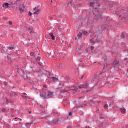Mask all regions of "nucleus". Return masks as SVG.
Wrapping results in <instances>:
<instances>
[{
	"instance_id": "obj_1",
	"label": "nucleus",
	"mask_w": 128,
	"mask_h": 128,
	"mask_svg": "<svg viewBox=\"0 0 128 128\" xmlns=\"http://www.w3.org/2000/svg\"><path fill=\"white\" fill-rule=\"evenodd\" d=\"M18 72L21 76H22V78H24V80H26V78H28V76L26 75L28 74H30V72H25L24 70L20 68H18Z\"/></svg>"
},
{
	"instance_id": "obj_2",
	"label": "nucleus",
	"mask_w": 128,
	"mask_h": 128,
	"mask_svg": "<svg viewBox=\"0 0 128 128\" xmlns=\"http://www.w3.org/2000/svg\"><path fill=\"white\" fill-rule=\"evenodd\" d=\"M49 74V78L50 80H58V79L56 78H54V77H52V76H50V72L42 70L41 72H40V74Z\"/></svg>"
},
{
	"instance_id": "obj_3",
	"label": "nucleus",
	"mask_w": 128,
	"mask_h": 128,
	"mask_svg": "<svg viewBox=\"0 0 128 128\" xmlns=\"http://www.w3.org/2000/svg\"><path fill=\"white\" fill-rule=\"evenodd\" d=\"M40 96L43 98H52L54 96V94L52 92H50V91L48 92L47 96H45V94H40Z\"/></svg>"
},
{
	"instance_id": "obj_4",
	"label": "nucleus",
	"mask_w": 128,
	"mask_h": 128,
	"mask_svg": "<svg viewBox=\"0 0 128 128\" xmlns=\"http://www.w3.org/2000/svg\"><path fill=\"white\" fill-rule=\"evenodd\" d=\"M102 12L100 11H96L95 18L98 20L100 18H102Z\"/></svg>"
},
{
	"instance_id": "obj_5",
	"label": "nucleus",
	"mask_w": 128,
	"mask_h": 128,
	"mask_svg": "<svg viewBox=\"0 0 128 128\" xmlns=\"http://www.w3.org/2000/svg\"><path fill=\"white\" fill-rule=\"evenodd\" d=\"M88 88V82H84L78 85V88Z\"/></svg>"
},
{
	"instance_id": "obj_6",
	"label": "nucleus",
	"mask_w": 128,
	"mask_h": 128,
	"mask_svg": "<svg viewBox=\"0 0 128 128\" xmlns=\"http://www.w3.org/2000/svg\"><path fill=\"white\" fill-rule=\"evenodd\" d=\"M95 102H97L98 103H100V102L97 101H90L89 102H86V104H84V106H90L95 104Z\"/></svg>"
},
{
	"instance_id": "obj_7",
	"label": "nucleus",
	"mask_w": 128,
	"mask_h": 128,
	"mask_svg": "<svg viewBox=\"0 0 128 128\" xmlns=\"http://www.w3.org/2000/svg\"><path fill=\"white\" fill-rule=\"evenodd\" d=\"M120 61L117 60H115L114 62L112 63V66H113L114 68H118L120 66Z\"/></svg>"
},
{
	"instance_id": "obj_8",
	"label": "nucleus",
	"mask_w": 128,
	"mask_h": 128,
	"mask_svg": "<svg viewBox=\"0 0 128 128\" xmlns=\"http://www.w3.org/2000/svg\"><path fill=\"white\" fill-rule=\"evenodd\" d=\"M80 102H78V100H76V101H74V104L76 105L75 107H80Z\"/></svg>"
},
{
	"instance_id": "obj_9",
	"label": "nucleus",
	"mask_w": 128,
	"mask_h": 128,
	"mask_svg": "<svg viewBox=\"0 0 128 128\" xmlns=\"http://www.w3.org/2000/svg\"><path fill=\"white\" fill-rule=\"evenodd\" d=\"M106 30V26H102L98 28V30L100 32H104Z\"/></svg>"
},
{
	"instance_id": "obj_10",
	"label": "nucleus",
	"mask_w": 128,
	"mask_h": 128,
	"mask_svg": "<svg viewBox=\"0 0 128 128\" xmlns=\"http://www.w3.org/2000/svg\"><path fill=\"white\" fill-rule=\"evenodd\" d=\"M10 6V4H8V3H4L2 4V8H8V6Z\"/></svg>"
},
{
	"instance_id": "obj_11",
	"label": "nucleus",
	"mask_w": 128,
	"mask_h": 128,
	"mask_svg": "<svg viewBox=\"0 0 128 128\" xmlns=\"http://www.w3.org/2000/svg\"><path fill=\"white\" fill-rule=\"evenodd\" d=\"M120 112H121V114H126V108H120Z\"/></svg>"
},
{
	"instance_id": "obj_12",
	"label": "nucleus",
	"mask_w": 128,
	"mask_h": 128,
	"mask_svg": "<svg viewBox=\"0 0 128 128\" xmlns=\"http://www.w3.org/2000/svg\"><path fill=\"white\" fill-rule=\"evenodd\" d=\"M40 9L36 8V10L34 12V14H40Z\"/></svg>"
},
{
	"instance_id": "obj_13",
	"label": "nucleus",
	"mask_w": 128,
	"mask_h": 128,
	"mask_svg": "<svg viewBox=\"0 0 128 128\" xmlns=\"http://www.w3.org/2000/svg\"><path fill=\"white\" fill-rule=\"evenodd\" d=\"M82 36V32H80L77 35L78 38H80Z\"/></svg>"
},
{
	"instance_id": "obj_14",
	"label": "nucleus",
	"mask_w": 128,
	"mask_h": 128,
	"mask_svg": "<svg viewBox=\"0 0 128 128\" xmlns=\"http://www.w3.org/2000/svg\"><path fill=\"white\" fill-rule=\"evenodd\" d=\"M10 96H12V98H15L16 96V94L15 92H12V93H10Z\"/></svg>"
},
{
	"instance_id": "obj_15",
	"label": "nucleus",
	"mask_w": 128,
	"mask_h": 128,
	"mask_svg": "<svg viewBox=\"0 0 128 128\" xmlns=\"http://www.w3.org/2000/svg\"><path fill=\"white\" fill-rule=\"evenodd\" d=\"M8 50H14L16 46H10L8 47Z\"/></svg>"
},
{
	"instance_id": "obj_16",
	"label": "nucleus",
	"mask_w": 128,
	"mask_h": 128,
	"mask_svg": "<svg viewBox=\"0 0 128 128\" xmlns=\"http://www.w3.org/2000/svg\"><path fill=\"white\" fill-rule=\"evenodd\" d=\"M64 80H72V78H70L68 76H66L64 78Z\"/></svg>"
},
{
	"instance_id": "obj_17",
	"label": "nucleus",
	"mask_w": 128,
	"mask_h": 128,
	"mask_svg": "<svg viewBox=\"0 0 128 128\" xmlns=\"http://www.w3.org/2000/svg\"><path fill=\"white\" fill-rule=\"evenodd\" d=\"M85 21L88 22V24H90V19L88 18H85Z\"/></svg>"
},
{
	"instance_id": "obj_18",
	"label": "nucleus",
	"mask_w": 128,
	"mask_h": 128,
	"mask_svg": "<svg viewBox=\"0 0 128 128\" xmlns=\"http://www.w3.org/2000/svg\"><path fill=\"white\" fill-rule=\"evenodd\" d=\"M8 110H9V109H4V108H3L2 110V112L6 113V112H8Z\"/></svg>"
},
{
	"instance_id": "obj_19",
	"label": "nucleus",
	"mask_w": 128,
	"mask_h": 128,
	"mask_svg": "<svg viewBox=\"0 0 128 128\" xmlns=\"http://www.w3.org/2000/svg\"><path fill=\"white\" fill-rule=\"evenodd\" d=\"M36 62H40V56H38L36 58Z\"/></svg>"
},
{
	"instance_id": "obj_20",
	"label": "nucleus",
	"mask_w": 128,
	"mask_h": 128,
	"mask_svg": "<svg viewBox=\"0 0 128 128\" xmlns=\"http://www.w3.org/2000/svg\"><path fill=\"white\" fill-rule=\"evenodd\" d=\"M22 94H24L21 95V96H22V98H28L27 96H26V93H22Z\"/></svg>"
},
{
	"instance_id": "obj_21",
	"label": "nucleus",
	"mask_w": 128,
	"mask_h": 128,
	"mask_svg": "<svg viewBox=\"0 0 128 128\" xmlns=\"http://www.w3.org/2000/svg\"><path fill=\"white\" fill-rule=\"evenodd\" d=\"M68 92V90H60V93H62V94L65 93V92Z\"/></svg>"
},
{
	"instance_id": "obj_22",
	"label": "nucleus",
	"mask_w": 128,
	"mask_h": 128,
	"mask_svg": "<svg viewBox=\"0 0 128 128\" xmlns=\"http://www.w3.org/2000/svg\"><path fill=\"white\" fill-rule=\"evenodd\" d=\"M96 2H98L96 1V2H94L90 3V6H94V4H96Z\"/></svg>"
},
{
	"instance_id": "obj_23",
	"label": "nucleus",
	"mask_w": 128,
	"mask_h": 128,
	"mask_svg": "<svg viewBox=\"0 0 128 128\" xmlns=\"http://www.w3.org/2000/svg\"><path fill=\"white\" fill-rule=\"evenodd\" d=\"M83 34H84V35L88 34V32L86 31V30H84V32H83Z\"/></svg>"
},
{
	"instance_id": "obj_24",
	"label": "nucleus",
	"mask_w": 128,
	"mask_h": 128,
	"mask_svg": "<svg viewBox=\"0 0 128 128\" xmlns=\"http://www.w3.org/2000/svg\"><path fill=\"white\" fill-rule=\"evenodd\" d=\"M19 10H20L21 14H22V12H24V10H22V8H19Z\"/></svg>"
},
{
	"instance_id": "obj_25",
	"label": "nucleus",
	"mask_w": 128,
	"mask_h": 128,
	"mask_svg": "<svg viewBox=\"0 0 128 128\" xmlns=\"http://www.w3.org/2000/svg\"><path fill=\"white\" fill-rule=\"evenodd\" d=\"M30 55L32 56H34V52H31L30 53Z\"/></svg>"
},
{
	"instance_id": "obj_26",
	"label": "nucleus",
	"mask_w": 128,
	"mask_h": 128,
	"mask_svg": "<svg viewBox=\"0 0 128 128\" xmlns=\"http://www.w3.org/2000/svg\"><path fill=\"white\" fill-rule=\"evenodd\" d=\"M106 66H108V64L104 63V68H106Z\"/></svg>"
},
{
	"instance_id": "obj_27",
	"label": "nucleus",
	"mask_w": 128,
	"mask_h": 128,
	"mask_svg": "<svg viewBox=\"0 0 128 128\" xmlns=\"http://www.w3.org/2000/svg\"><path fill=\"white\" fill-rule=\"evenodd\" d=\"M66 104H68V102H64V106H66Z\"/></svg>"
},
{
	"instance_id": "obj_28",
	"label": "nucleus",
	"mask_w": 128,
	"mask_h": 128,
	"mask_svg": "<svg viewBox=\"0 0 128 128\" xmlns=\"http://www.w3.org/2000/svg\"><path fill=\"white\" fill-rule=\"evenodd\" d=\"M104 70H102V72H100L99 74V76H100L101 74H104Z\"/></svg>"
},
{
	"instance_id": "obj_29",
	"label": "nucleus",
	"mask_w": 128,
	"mask_h": 128,
	"mask_svg": "<svg viewBox=\"0 0 128 128\" xmlns=\"http://www.w3.org/2000/svg\"><path fill=\"white\" fill-rule=\"evenodd\" d=\"M121 38H124V34H122V35H121Z\"/></svg>"
},
{
	"instance_id": "obj_30",
	"label": "nucleus",
	"mask_w": 128,
	"mask_h": 128,
	"mask_svg": "<svg viewBox=\"0 0 128 128\" xmlns=\"http://www.w3.org/2000/svg\"><path fill=\"white\" fill-rule=\"evenodd\" d=\"M72 4V0H70V2H68V4L70 6V4Z\"/></svg>"
},
{
	"instance_id": "obj_31",
	"label": "nucleus",
	"mask_w": 128,
	"mask_h": 128,
	"mask_svg": "<svg viewBox=\"0 0 128 128\" xmlns=\"http://www.w3.org/2000/svg\"><path fill=\"white\" fill-rule=\"evenodd\" d=\"M32 14V12H28V16H30Z\"/></svg>"
},
{
	"instance_id": "obj_32",
	"label": "nucleus",
	"mask_w": 128,
	"mask_h": 128,
	"mask_svg": "<svg viewBox=\"0 0 128 128\" xmlns=\"http://www.w3.org/2000/svg\"><path fill=\"white\" fill-rule=\"evenodd\" d=\"M49 36H51V38H52V36H54V34L52 32V33H50V34H49Z\"/></svg>"
},
{
	"instance_id": "obj_33",
	"label": "nucleus",
	"mask_w": 128,
	"mask_h": 128,
	"mask_svg": "<svg viewBox=\"0 0 128 128\" xmlns=\"http://www.w3.org/2000/svg\"><path fill=\"white\" fill-rule=\"evenodd\" d=\"M94 48L93 46H92L90 47V50H94Z\"/></svg>"
},
{
	"instance_id": "obj_34",
	"label": "nucleus",
	"mask_w": 128,
	"mask_h": 128,
	"mask_svg": "<svg viewBox=\"0 0 128 128\" xmlns=\"http://www.w3.org/2000/svg\"><path fill=\"white\" fill-rule=\"evenodd\" d=\"M72 116V114L71 113V112H70L69 114H68V116Z\"/></svg>"
},
{
	"instance_id": "obj_35",
	"label": "nucleus",
	"mask_w": 128,
	"mask_h": 128,
	"mask_svg": "<svg viewBox=\"0 0 128 128\" xmlns=\"http://www.w3.org/2000/svg\"><path fill=\"white\" fill-rule=\"evenodd\" d=\"M8 24H9L12 25V21H10V22H8Z\"/></svg>"
},
{
	"instance_id": "obj_36",
	"label": "nucleus",
	"mask_w": 128,
	"mask_h": 128,
	"mask_svg": "<svg viewBox=\"0 0 128 128\" xmlns=\"http://www.w3.org/2000/svg\"><path fill=\"white\" fill-rule=\"evenodd\" d=\"M104 108H107V104H104Z\"/></svg>"
},
{
	"instance_id": "obj_37",
	"label": "nucleus",
	"mask_w": 128,
	"mask_h": 128,
	"mask_svg": "<svg viewBox=\"0 0 128 128\" xmlns=\"http://www.w3.org/2000/svg\"><path fill=\"white\" fill-rule=\"evenodd\" d=\"M89 92H90V90H86V93Z\"/></svg>"
},
{
	"instance_id": "obj_38",
	"label": "nucleus",
	"mask_w": 128,
	"mask_h": 128,
	"mask_svg": "<svg viewBox=\"0 0 128 128\" xmlns=\"http://www.w3.org/2000/svg\"><path fill=\"white\" fill-rule=\"evenodd\" d=\"M60 66H61L60 64H57L58 68H60Z\"/></svg>"
},
{
	"instance_id": "obj_39",
	"label": "nucleus",
	"mask_w": 128,
	"mask_h": 128,
	"mask_svg": "<svg viewBox=\"0 0 128 128\" xmlns=\"http://www.w3.org/2000/svg\"><path fill=\"white\" fill-rule=\"evenodd\" d=\"M96 76H97L96 75H94L93 80H96Z\"/></svg>"
},
{
	"instance_id": "obj_40",
	"label": "nucleus",
	"mask_w": 128,
	"mask_h": 128,
	"mask_svg": "<svg viewBox=\"0 0 128 128\" xmlns=\"http://www.w3.org/2000/svg\"><path fill=\"white\" fill-rule=\"evenodd\" d=\"M52 39L53 40H54V36H52Z\"/></svg>"
},
{
	"instance_id": "obj_41",
	"label": "nucleus",
	"mask_w": 128,
	"mask_h": 128,
	"mask_svg": "<svg viewBox=\"0 0 128 128\" xmlns=\"http://www.w3.org/2000/svg\"><path fill=\"white\" fill-rule=\"evenodd\" d=\"M42 87L44 88H46V86L45 85H42Z\"/></svg>"
},
{
	"instance_id": "obj_42",
	"label": "nucleus",
	"mask_w": 128,
	"mask_h": 128,
	"mask_svg": "<svg viewBox=\"0 0 128 128\" xmlns=\"http://www.w3.org/2000/svg\"><path fill=\"white\" fill-rule=\"evenodd\" d=\"M36 10V7H35L34 8H33V10Z\"/></svg>"
},
{
	"instance_id": "obj_43",
	"label": "nucleus",
	"mask_w": 128,
	"mask_h": 128,
	"mask_svg": "<svg viewBox=\"0 0 128 128\" xmlns=\"http://www.w3.org/2000/svg\"><path fill=\"white\" fill-rule=\"evenodd\" d=\"M82 78H84V76H82L80 78V80H82Z\"/></svg>"
},
{
	"instance_id": "obj_44",
	"label": "nucleus",
	"mask_w": 128,
	"mask_h": 128,
	"mask_svg": "<svg viewBox=\"0 0 128 128\" xmlns=\"http://www.w3.org/2000/svg\"><path fill=\"white\" fill-rule=\"evenodd\" d=\"M124 60H126V58H124Z\"/></svg>"
},
{
	"instance_id": "obj_45",
	"label": "nucleus",
	"mask_w": 128,
	"mask_h": 128,
	"mask_svg": "<svg viewBox=\"0 0 128 128\" xmlns=\"http://www.w3.org/2000/svg\"><path fill=\"white\" fill-rule=\"evenodd\" d=\"M15 119H18V118H15Z\"/></svg>"
},
{
	"instance_id": "obj_46",
	"label": "nucleus",
	"mask_w": 128,
	"mask_h": 128,
	"mask_svg": "<svg viewBox=\"0 0 128 128\" xmlns=\"http://www.w3.org/2000/svg\"><path fill=\"white\" fill-rule=\"evenodd\" d=\"M30 34H32V32H30Z\"/></svg>"
},
{
	"instance_id": "obj_47",
	"label": "nucleus",
	"mask_w": 128,
	"mask_h": 128,
	"mask_svg": "<svg viewBox=\"0 0 128 128\" xmlns=\"http://www.w3.org/2000/svg\"><path fill=\"white\" fill-rule=\"evenodd\" d=\"M97 42H98V41H97Z\"/></svg>"
},
{
	"instance_id": "obj_48",
	"label": "nucleus",
	"mask_w": 128,
	"mask_h": 128,
	"mask_svg": "<svg viewBox=\"0 0 128 128\" xmlns=\"http://www.w3.org/2000/svg\"><path fill=\"white\" fill-rule=\"evenodd\" d=\"M116 79H118V78H116L115 80H116Z\"/></svg>"
},
{
	"instance_id": "obj_49",
	"label": "nucleus",
	"mask_w": 128,
	"mask_h": 128,
	"mask_svg": "<svg viewBox=\"0 0 128 128\" xmlns=\"http://www.w3.org/2000/svg\"><path fill=\"white\" fill-rule=\"evenodd\" d=\"M86 128H88V127H86Z\"/></svg>"
}]
</instances>
